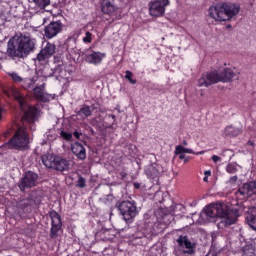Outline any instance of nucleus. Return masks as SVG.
Returning a JSON list of instances; mask_svg holds the SVG:
<instances>
[{
	"mask_svg": "<svg viewBox=\"0 0 256 256\" xmlns=\"http://www.w3.org/2000/svg\"><path fill=\"white\" fill-rule=\"evenodd\" d=\"M61 31H63V24L61 22H52L45 27L44 35L46 39H53V37H57Z\"/></svg>",
	"mask_w": 256,
	"mask_h": 256,
	"instance_id": "nucleus-12",
	"label": "nucleus"
},
{
	"mask_svg": "<svg viewBox=\"0 0 256 256\" xmlns=\"http://www.w3.org/2000/svg\"><path fill=\"white\" fill-rule=\"evenodd\" d=\"M35 45H37L35 38L27 34L21 35L18 39V47L14 51V55L16 57H26L31 51L35 50Z\"/></svg>",
	"mask_w": 256,
	"mask_h": 256,
	"instance_id": "nucleus-4",
	"label": "nucleus"
},
{
	"mask_svg": "<svg viewBox=\"0 0 256 256\" xmlns=\"http://www.w3.org/2000/svg\"><path fill=\"white\" fill-rule=\"evenodd\" d=\"M228 183H230V185H233V184L237 183V176H232L229 179Z\"/></svg>",
	"mask_w": 256,
	"mask_h": 256,
	"instance_id": "nucleus-35",
	"label": "nucleus"
},
{
	"mask_svg": "<svg viewBox=\"0 0 256 256\" xmlns=\"http://www.w3.org/2000/svg\"><path fill=\"white\" fill-rule=\"evenodd\" d=\"M182 144H183L184 146H187L186 140H183Z\"/></svg>",
	"mask_w": 256,
	"mask_h": 256,
	"instance_id": "nucleus-43",
	"label": "nucleus"
},
{
	"mask_svg": "<svg viewBox=\"0 0 256 256\" xmlns=\"http://www.w3.org/2000/svg\"><path fill=\"white\" fill-rule=\"evenodd\" d=\"M167 5H169V0L152 1L149 3V14L151 17H163Z\"/></svg>",
	"mask_w": 256,
	"mask_h": 256,
	"instance_id": "nucleus-8",
	"label": "nucleus"
},
{
	"mask_svg": "<svg viewBox=\"0 0 256 256\" xmlns=\"http://www.w3.org/2000/svg\"><path fill=\"white\" fill-rule=\"evenodd\" d=\"M212 161H213L214 163H217V162L221 161V157H219V156H217V155H213V156H212Z\"/></svg>",
	"mask_w": 256,
	"mask_h": 256,
	"instance_id": "nucleus-36",
	"label": "nucleus"
},
{
	"mask_svg": "<svg viewBox=\"0 0 256 256\" xmlns=\"http://www.w3.org/2000/svg\"><path fill=\"white\" fill-rule=\"evenodd\" d=\"M144 235H145V237H148V239H149V238L153 237L154 235H157V232H155L154 229L150 228V229L145 230Z\"/></svg>",
	"mask_w": 256,
	"mask_h": 256,
	"instance_id": "nucleus-33",
	"label": "nucleus"
},
{
	"mask_svg": "<svg viewBox=\"0 0 256 256\" xmlns=\"http://www.w3.org/2000/svg\"><path fill=\"white\" fill-rule=\"evenodd\" d=\"M8 75L14 83H19L21 85V82L23 81V78L18 73L10 72V73H8Z\"/></svg>",
	"mask_w": 256,
	"mask_h": 256,
	"instance_id": "nucleus-27",
	"label": "nucleus"
},
{
	"mask_svg": "<svg viewBox=\"0 0 256 256\" xmlns=\"http://www.w3.org/2000/svg\"><path fill=\"white\" fill-rule=\"evenodd\" d=\"M248 145H250L251 147H255V142H253V141H248Z\"/></svg>",
	"mask_w": 256,
	"mask_h": 256,
	"instance_id": "nucleus-40",
	"label": "nucleus"
},
{
	"mask_svg": "<svg viewBox=\"0 0 256 256\" xmlns=\"http://www.w3.org/2000/svg\"><path fill=\"white\" fill-rule=\"evenodd\" d=\"M179 159H185V154H180Z\"/></svg>",
	"mask_w": 256,
	"mask_h": 256,
	"instance_id": "nucleus-42",
	"label": "nucleus"
},
{
	"mask_svg": "<svg viewBox=\"0 0 256 256\" xmlns=\"http://www.w3.org/2000/svg\"><path fill=\"white\" fill-rule=\"evenodd\" d=\"M238 193L246 199L253 197L256 194V182L245 183L239 188Z\"/></svg>",
	"mask_w": 256,
	"mask_h": 256,
	"instance_id": "nucleus-15",
	"label": "nucleus"
},
{
	"mask_svg": "<svg viewBox=\"0 0 256 256\" xmlns=\"http://www.w3.org/2000/svg\"><path fill=\"white\" fill-rule=\"evenodd\" d=\"M78 114H79V115H84L85 117H91V114H92V112H91V107H90V106H87V105H84V106L80 109V111H79Z\"/></svg>",
	"mask_w": 256,
	"mask_h": 256,
	"instance_id": "nucleus-28",
	"label": "nucleus"
},
{
	"mask_svg": "<svg viewBox=\"0 0 256 256\" xmlns=\"http://www.w3.org/2000/svg\"><path fill=\"white\" fill-rule=\"evenodd\" d=\"M76 187L85 188V178L79 177Z\"/></svg>",
	"mask_w": 256,
	"mask_h": 256,
	"instance_id": "nucleus-34",
	"label": "nucleus"
},
{
	"mask_svg": "<svg viewBox=\"0 0 256 256\" xmlns=\"http://www.w3.org/2000/svg\"><path fill=\"white\" fill-rule=\"evenodd\" d=\"M145 173L147 177H150V179H155V177H159V169H157V166L155 165H149L145 169Z\"/></svg>",
	"mask_w": 256,
	"mask_h": 256,
	"instance_id": "nucleus-23",
	"label": "nucleus"
},
{
	"mask_svg": "<svg viewBox=\"0 0 256 256\" xmlns=\"http://www.w3.org/2000/svg\"><path fill=\"white\" fill-rule=\"evenodd\" d=\"M37 179H39L37 174L31 171L27 172L19 183L20 191H25V189L35 187L37 185Z\"/></svg>",
	"mask_w": 256,
	"mask_h": 256,
	"instance_id": "nucleus-11",
	"label": "nucleus"
},
{
	"mask_svg": "<svg viewBox=\"0 0 256 256\" xmlns=\"http://www.w3.org/2000/svg\"><path fill=\"white\" fill-rule=\"evenodd\" d=\"M241 133V130L233 127V126H228L225 128V135L228 137H237Z\"/></svg>",
	"mask_w": 256,
	"mask_h": 256,
	"instance_id": "nucleus-24",
	"label": "nucleus"
},
{
	"mask_svg": "<svg viewBox=\"0 0 256 256\" xmlns=\"http://www.w3.org/2000/svg\"><path fill=\"white\" fill-rule=\"evenodd\" d=\"M219 75L220 81L223 83H229V81L235 77V73L233 70H231V68H225L222 72L219 73Z\"/></svg>",
	"mask_w": 256,
	"mask_h": 256,
	"instance_id": "nucleus-22",
	"label": "nucleus"
},
{
	"mask_svg": "<svg viewBox=\"0 0 256 256\" xmlns=\"http://www.w3.org/2000/svg\"><path fill=\"white\" fill-rule=\"evenodd\" d=\"M71 151L81 161H84V159H87V151L85 150V146H83V144L79 142L72 144Z\"/></svg>",
	"mask_w": 256,
	"mask_h": 256,
	"instance_id": "nucleus-16",
	"label": "nucleus"
},
{
	"mask_svg": "<svg viewBox=\"0 0 256 256\" xmlns=\"http://www.w3.org/2000/svg\"><path fill=\"white\" fill-rule=\"evenodd\" d=\"M118 209L123 219L126 221H133V219L139 215V210L137 209V203L135 201H122L119 204Z\"/></svg>",
	"mask_w": 256,
	"mask_h": 256,
	"instance_id": "nucleus-6",
	"label": "nucleus"
},
{
	"mask_svg": "<svg viewBox=\"0 0 256 256\" xmlns=\"http://www.w3.org/2000/svg\"><path fill=\"white\" fill-rule=\"evenodd\" d=\"M246 221L254 231H256V207H252L249 209V213L246 216Z\"/></svg>",
	"mask_w": 256,
	"mask_h": 256,
	"instance_id": "nucleus-20",
	"label": "nucleus"
},
{
	"mask_svg": "<svg viewBox=\"0 0 256 256\" xmlns=\"http://www.w3.org/2000/svg\"><path fill=\"white\" fill-rule=\"evenodd\" d=\"M112 119H115V115H112Z\"/></svg>",
	"mask_w": 256,
	"mask_h": 256,
	"instance_id": "nucleus-47",
	"label": "nucleus"
},
{
	"mask_svg": "<svg viewBox=\"0 0 256 256\" xmlns=\"http://www.w3.org/2000/svg\"><path fill=\"white\" fill-rule=\"evenodd\" d=\"M51 228H50V239H57L59 237V231L63 229V222L61 216L56 211L50 212Z\"/></svg>",
	"mask_w": 256,
	"mask_h": 256,
	"instance_id": "nucleus-7",
	"label": "nucleus"
},
{
	"mask_svg": "<svg viewBox=\"0 0 256 256\" xmlns=\"http://www.w3.org/2000/svg\"><path fill=\"white\" fill-rule=\"evenodd\" d=\"M33 94L37 101H47L49 97H47V93H45V84L37 85L33 89Z\"/></svg>",
	"mask_w": 256,
	"mask_h": 256,
	"instance_id": "nucleus-18",
	"label": "nucleus"
},
{
	"mask_svg": "<svg viewBox=\"0 0 256 256\" xmlns=\"http://www.w3.org/2000/svg\"><path fill=\"white\" fill-rule=\"evenodd\" d=\"M125 75V78L128 79V81L132 84L135 85L137 83V80L133 79V72L127 70Z\"/></svg>",
	"mask_w": 256,
	"mask_h": 256,
	"instance_id": "nucleus-29",
	"label": "nucleus"
},
{
	"mask_svg": "<svg viewBox=\"0 0 256 256\" xmlns=\"http://www.w3.org/2000/svg\"><path fill=\"white\" fill-rule=\"evenodd\" d=\"M126 175H127V174H126L125 172H122V173H121V176H122V177H125Z\"/></svg>",
	"mask_w": 256,
	"mask_h": 256,
	"instance_id": "nucleus-44",
	"label": "nucleus"
},
{
	"mask_svg": "<svg viewBox=\"0 0 256 256\" xmlns=\"http://www.w3.org/2000/svg\"><path fill=\"white\" fill-rule=\"evenodd\" d=\"M2 117H3V109L0 108V119H2Z\"/></svg>",
	"mask_w": 256,
	"mask_h": 256,
	"instance_id": "nucleus-41",
	"label": "nucleus"
},
{
	"mask_svg": "<svg viewBox=\"0 0 256 256\" xmlns=\"http://www.w3.org/2000/svg\"><path fill=\"white\" fill-rule=\"evenodd\" d=\"M55 49V44L47 43L46 46L37 55V61L41 62L49 59V57H52V55L55 54Z\"/></svg>",
	"mask_w": 256,
	"mask_h": 256,
	"instance_id": "nucleus-14",
	"label": "nucleus"
},
{
	"mask_svg": "<svg viewBox=\"0 0 256 256\" xmlns=\"http://www.w3.org/2000/svg\"><path fill=\"white\" fill-rule=\"evenodd\" d=\"M205 177H211V170H206L204 172Z\"/></svg>",
	"mask_w": 256,
	"mask_h": 256,
	"instance_id": "nucleus-37",
	"label": "nucleus"
},
{
	"mask_svg": "<svg viewBox=\"0 0 256 256\" xmlns=\"http://www.w3.org/2000/svg\"><path fill=\"white\" fill-rule=\"evenodd\" d=\"M203 181H204V183H209V177H208V176H205V177L203 178Z\"/></svg>",
	"mask_w": 256,
	"mask_h": 256,
	"instance_id": "nucleus-39",
	"label": "nucleus"
},
{
	"mask_svg": "<svg viewBox=\"0 0 256 256\" xmlns=\"http://www.w3.org/2000/svg\"><path fill=\"white\" fill-rule=\"evenodd\" d=\"M43 165L47 167L48 169H53L55 166V163L57 161V156L53 154H44L41 157Z\"/></svg>",
	"mask_w": 256,
	"mask_h": 256,
	"instance_id": "nucleus-19",
	"label": "nucleus"
},
{
	"mask_svg": "<svg viewBox=\"0 0 256 256\" xmlns=\"http://www.w3.org/2000/svg\"><path fill=\"white\" fill-rule=\"evenodd\" d=\"M185 163H187V159L185 160Z\"/></svg>",
	"mask_w": 256,
	"mask_h": 256,
	"instance_id": "nucleus-48",
	"label": "nucleus"
},
{
	"mask_svg": "<svg viewBox=\"0 0 256 256\" xmlns=\"http://www.w3.org/2000/svg\"><path fill=\"white\" fill-rule=\"evenodd\" d=\"M60 137H63L65 141H71L73 139V134L62 130L60 132Z\"/></svg>",
	"mask_w": 256,
	"mask_h": 256,
	"instance_id": "nucleus-30",
	"label": "nucleus"
},
{
	"mask_svg": "<svg viewBox=\"0 0 256 256\" xmlns=\"http://www.w3.org/2000/svg\"><path fill=\"white\" fill-rule=\"evenodd\" d=\"M196 155H203V152H198L196 153Z\"/></svg>",
	"mask_w": 256,
	"mask_h": 256,
	"instance_id": "nucleus-45",
	"label": "nucleus"
},
{
	"mask_svg": "<svg viewBox=\"0 0 256 256\" xmlns=\"http://www.w3.org/2000/svg\"><path fill=\"white\" fill-rule=\"evenodd\" d=\"M103 59H105V54L101 52L92 51L86 55L87 63H91L92 65H99Z\"/></svg>",
	"mask_w": 256,
	"mask_h": 256,
	"instance_id": "nucleus-17",
	"label": "nucleus"
},
{
	"mask_svg": "<svg viewBox=\"0 0 256 256\" xmlns=\"http://www.w3.org/2000/svg\"><path fill=\"white\" fill-rule=\"evenodd\" d=\"M4 93L10 99H14L19 104L20 109L24 112L22 119L19 124H13L10 129L4 132V137H9L14 133L13 137L9 140V145L13 149H18L19 151H27L29 149V143H31V138H29V130L35 131V121L37 120V115H39V109L34 106L27 104L25 97L16 88L10 87L4 90Z\"/></svg>",
	"mask_w": 256,
	"mask_h": 256,
	"instance_id": "nucleus-1",
	"label": "nucleus"
},
{
	"mask_svg": "<svg viewBox=\"0 0 256 256\" xmlns=\"http://www.w3.org/2000/svg\"><path fill=\"white\" fill-rule=\"evenodd\" d=\"M226 171H227V173H230L231 175H233L234 173H237V165L228 164L226 167Z\"/></svg>",
	"mask_w": 256,
	"mask_h": 256,
	"instance_id": "nucleus-31",
	"label": "nucleus"
},
{
	"mask_svg": "<svg viewBox=\"0 0 256 256\" xmlns=\"http://www.w3.org/2000/svg\"><path fill=\"white\" fill-rule=\"evenodd\" d=\"M221 82L220 74L217 71L205 72L198 80L199 87H209Z\"/></svg>",
	"mask_w": 256,
	"mask_h": 256,
	"instance_id": "nucleus-9",
	"label": "nucleus"
},
{
	"mask_svg": "<svg viewBox=\"0 0 256 256\" xmlns=\"http://www.w3.org/2000/svg\"><path fill=\"white\" fill-rule=\"evenodd\" d=\"M100 5L101 11L104 15H115L119 10V7L115 5V0H102Z\"/></svg>",
	"mask_w": 256,
	"mask_h": 256,
	"instance_id": "nucleus-13",
	"label": "nucleus"
},
{
	"mask_svg": "<svg viewBox=\"0 0 256 256\" xmlns=\"http://www.w3.org/2000/svg\"><path fill=\"white\" fill-rule=\"evenodd\" d=\"M239 217V211L229 210L227 205L223 203L210 204L204 208L201 213V218L206 221H213L219 219L218 229H224V227H231L237 223Z\"/></svg>",
	"mask_w": 256,
	"mask_h": 256,
	"instance_id": "nucleus-2",
	"label": "nucleus"
},
{
	"mask_svg": "<svg viewBox=\"0 0 256 256\" xmlns=\"http://www.w3.org/2000/svg\"><path fill=\"white\" fill-rule=\"evenodd\" d=\"M47 71H49V68H44L43 70L36 71V75L32 78H22L20 83L21 87H23V89H31V87L35 85L36 81H39V77L47 79V77H53V75H60V73L63 71V67H61V65L56 66L54 70L51 69V73L49 74H47Z\"/></svg>",
	"mask_w": 256,
	"mask_h": 256,
	"instance_id": "nucleus-5",
	"label": "nucleus"
},
{
	"mask_svg": "<svg viewBox=\"0 0 256 256\" xmlns=\"http://www.w3.org/2000/svg\"><path fill=\"white\" fill-rule=\"evenodd\" d=\"M83 43H92L93 41V34L91 32H86L85 37L82 39Z\"/></svg>",
	"mask_w": 256,
	"mask_h": 256,
	"instance_id": "nucleus-32",
	"label": "nucleus"
},
{
	"mask_svg": "<svg viewBox=\"0 0 256 256\" xmlns=\"http://www.w3.org/2000/svg\"><path fill=\"white\" fill-rule=\"evenodd\" d=\"M135 187H136L137 189H139V184H135Z\"/></svg>",
	"mask_w": 256,
	"mask_h": 256,
	"instance_id": "nucleus-46",
	"label": "nucleus"
},
{
	"mask_svg": "<svg viewBox=\"0 0 256 256\" xmlns=\"http://www.w3.org/2000/svg\"><path fill=\"white\" fill-rule=\"evenodd\" d=\"M183 153H188L190 155H195V152H193V150L189 149V148H185L181 145L176 146L175 148V155H181Z\"/></svg>",
	"mask_w": 256,
	"mask_h": 256,
	"instance_id": "nucleus-25",
	"label": "nucleus"
},
{
	"mask_svg": "<svg viewBox=\"0 0 256 256\" xmlns=\"http://www.w3.org/2000/svg\"><path fill=\"white\" fill-rule=\"evenodd\" d=\"M241 7L233 3H219L209 8L208 13L214 21H231L233 17L239 15Z\"/></svg>",
	"mask_w": 256,
	"mask_h": 256,
	"instance_id": "nucleus-3",
	"label": "nucleus"
},
{
	"mask_svg": "<svg viewBox=\"0 0 256 256\" xmlns=\"http://www.w3.org/2000/svg\"><path fill=\"white\" fill-rule=\"evenodd\" d=\"M53 169H55L56 171H67V169H69V161L57 157Z\"/></svg>",
	"mask_w": 256,
	"mask_h": 256,
	"instance_id": "nucleus-21",
	"label": "nucleus"
},
{
	"mask_svg": "<svg viewBox=\"0 0 256 256\" xmlns=\"http://www.w3.org/2000/svg\"><path fill=\"white\" fill-rule=\"evenodd\" d=\"M73 135H74V137H75L76 139H79V137H81V134H80L79 132H77V131H75V132L73 133Z\"/></svg>",
	"mask_w": 256,
	"mask_h": 256,
	"instance_id": "nucleus-38",
	"label": "nucleus"
},
{
	"mask_svg": "<svg viewBox=\"0 0 256 256\" xmlns=\"http://www.w3.org/2000/svg\"><path fill=\"white\" fill-rule=\"evenodd\" d=\"M38 9H45L48 5H51V0H32Z\"/></svg>",
	"mask_w": 256,
	"mask_h": 256,
	"instance_id": "nucleus-26",
	"label": "nucleus"
},
{
	"mask_svg": "<svg viewBox=\"0 0 256 256\" xmlns=\"http://www.w3.org/2000/svg\"><path fill=\"white\" fill-rule=\"evenodd\" d=\"M177 243L179 251L183 255H193L195 253V243L191 242L187 236H179Z\"/></svg>",
	"mask_w": 256,
	"mask_h": 256,
	"instance_id": "nucleus-10",
	"label": "nucleus"
}]
</instances>
